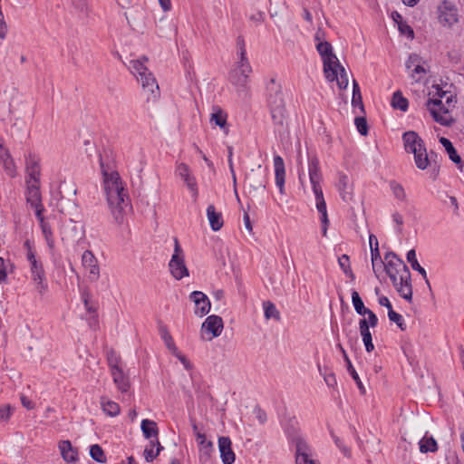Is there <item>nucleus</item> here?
Returning <instances> with one entry per match:
<instances>
[{"mask_svg":"<svg viewBox=\"0 0 464 464\" xmlns=\"http://www.w3.org/2000/svg\"><path fill=\"white\" fill-rule=\"evenodd\" d=\"M30 273L33 282L35 284V289L40 295H44L48 289L45 270L42 261L31 264Z\"/></svg>","mask_w":464,"mask_h":464,"instance_id":"1a4fd4ad","label":"nucleus"},{"mask_svg":"<svg viewBox=\"0 0 464 464\" xmlns=\"http://www.w3.org/2000/svg\"><path fill=\"white\" fill-rule=\"evenodd\" d=\"M366 315L368 316L367 319L362 318L359 320V325H365L366 324L367 327H376L379 321L377 315L372 310H369Z\"/></svg>","mask_w":464,"mask_h":464,"instance_id":"603ef678","label":"nucleus"},{"mask_svg":"<svg viewBox=\"0 0 464 464\" xmlns=\"http://www.w3.org/2000/svg\"><path fill=\"white\" fill-rule=\"evenodd\" d=\"M280 425L289 441L295 446L296 463H300V453L308 450V445L299 435V423L295 416L284 415L280 418Z\"/></svg>","mask_w":464,"mask_h":464,"instance_id":"20e7f679","label":"nucleus"},{"mask_svg":"<svg viewBox=\"0 0 464 464\" xmlns=\"http://www.w3.org/2000/svg\"><path fill=\"white\" fill-rule=\"evenodd\" d=\"M390 188L397 199L401 201H404L406 199L405 190L401 184H399L395 180H392L390 182Z\"/></svg>","mask_w":464,"mask_h":464,"instance_id":"09e8293b","label":"nucleus"},{"mask_svg":"<svg viewBox=\"0 0 464 464\" xmlns=\"http://www.w3.org/2000/svg\"><path fill=\"white\" fill-rule=\"evenodd\" d=\"M315 47L322 58L324 73L326 80L329 82L335 81L341 90L346 89L348 86V76L344 67L334 54L331 43L328 41L319 42L315 44Z\"/></svg>","mask_w":464,"mask_h":464,"instance_id":"7ed1b4c3","label":"nucleus"},{"mask_svg":"<svg viewBox=\"0 0 464 464\" xmlns=\"http://www.w3.org/2000/svg\"><path fill=\"white\" fill-rule=\"evenodd\" d=\"M253 412L260 424H265L266 422V420H267L266 412L259 405H256L254 408Z\"/></svg>","mask_w":464,"mask_h":464,"instance_id":"0e129e2a","label":"nucleus"},{"mask_svg":"<svg viewBox=\"0 0 464 464\" xmlns=\"http://www.w3.org/2000/svg\"><path fill=\"white\" fill-rule=\"evenodd\" d=\"M90 456L99 463H105L107 461L104 450L99 444H93L90 447Z\"/></svg>","mask_w":464,"mask_h":464,"instance_id":"c03bdc74","label":"nucleus"},{"mask_svg":"<svg viewBox=\"0 0 464 464\" xmlns=\"http://www.w3.org/2000/svg\"><path fill=\"white\" fill-rule=\"evenodd\" d=\"M82 265L88 270L90 281H97L100 277V267L98 260L91 250H85L82 255Z\"/></svg>","mask_w":464,"mask_h":464,"instance_id":"4468645a","label":"nucleus"},{"mask_svg":"<svg viewBox=\"0 0 464 464\" xmlns=\"http://www.w3.org/2000/svg\"><path fill=\"white\" fill-rule=\"evenodd\" d=\"M388 317L391 322H393L397 324V326L401 330L405 331L407 326L405 321L401 314L395 312L394 310H391L388 312Z\"/></svg>","mask_w":464,"mask_h":464,"instance_id":"8fccbe9b","label":"nucleus"},{"mask_svg":"<svg viewBox=\"0 0 464 464\" xmlns=\"http://www.w3.org/2000/svg\"><path fill=\"white\" fill-rule=\"evenodd\" d=\"M41 169H31L26 171L25 176V184L30 182L29 184H41Z\"/></svg>","mask_w":464,"mask_h":464,"instance_id":"5fc2aeb1","label":"nucleus"},{"mask_svg":"<svg viewBox=\"0 0 464 464\" xmlns=\"http://www.w3.org/2000/svg\"><path fill=\"white\" fill-rule=\"evenodd\" d=\"M137 80L141 82L143 91L147 92V102H150V100L156 101L159 98L160 88L150 71H149L145 75L137 77Z\"/></svg>","mask_w":464,"mask_h":464,"instance_id":"f8f14e48","label":"nucleus"},{"mask_svg":"<svg viewBox=\"0 0 464 464\" xmlns=\"http://www.w3.org/2000/svg\"><path fill=\"white\" fill-rule=\"evenodd\" d=\"M371 256L373 273L376 276V277H379L378 272L380 268L383 267L385 262H383L382 259L378 242H376L374 247H372Z\"/></svg>","mask_w":464,"mask_h":464,"instance_id":"4c0bfd02","label":"nucleus"},{"mask_svg":"<svg viewBox=\"0 0 464 464\" xmlns=\"http://www.w3.org/2000/svg\"><path fill=\"white\" fill-rule=\"evenodd\" d=\"M352 303L355 312L359 315L365 316L366 313H368L370 310L369 308L365 307L362 299L356 290H352Z\"/></svg>","mask_w":464,"mask_h":464,"instance_id":"79ce46f5","label":"nucleus"},{"mask_svg":"<svg viewBox=\"0 0 464 464\" xmlns=\"http://www.w3.org/2000/svg\"><path fill=\"white\" fill-rule=\"evenodd\" d=\"M111 373L118 390L122 393L127 392L130 384L129 377L124 373L122 368L111 371Z\"/></svg>","mask_w":464,"mask_h":464,"instance_id":"393cba45","label":"nucleus"},{"mask_svg":"<svg viewBox=\"0 0 464 464\" xmlns=\"http://www.w3.org/2000/svg\"><path fill=\"white\" fill-rule=\"evenodd\" d=\"M337 348L340 350V352L342 353L343 354V361L345 362V365H346V369H347V372H349L350 376L352 377V379L356 383V386L357 388L359 389L360 391V393L364 395L366 393V390H365V387L363 386L360 377H359V374L357 373L356 370L354 369L346 351L344 350V348L342 346L341 343H337Z\"/></svg>","mask_w":464,"mask_h":464,"instance_id":"aec40b11","label":"nucleus"},{"mask_svg":"<svg viewBox=\"0 0 464 464\" xmlns=\"http://www.w3.org/2000/svg\"><path fill=\"white\" fill-rule=\"evenodd\" d=\"M0 164L3 166L7 176L10 178H14L16 176L17 171L15 162L9 150L5 147L4 141L0 142Z\"/></svg>","mask_w":464,"mask_h":464,"instance_id":"f3484780","label":"nucleus"},{"mask_svg":"<svg viewBox=\"0 0 464 464\" xmlns=\"http://www.w3.org/2000/svg\"><path fill=\"white\" fill-rule=\"evenodd\" d=\"M321 182L322 181H317V182L313 181V182H310L311 185H312L313 192H314V197H315V201L324 200L323 189H322V187H321Z\"/></svg>","mask_w":464,"mask_h":464,"instance_id":"e2e57ef3","label":"nucleus"},{"mask_svg":"<svg viewBox=\"0 0 464 464\" xmlns=\"http://www.w3.org/2000/svg\"><path fill=\"white\" fill-rule=\"evenodd\" d=\"M414 156V163L419 169L424 170L430 164L427 149L425 150H420L412 153Z\"/></svg>","mask_w":464,"mask_h":464,"instance_id":"37998d69","label":"nucleus"},{"mask_svg":"<svg viewBox=\"0 0 464 464\" xmlns=\"http://www.w3.org/2000/svg\"><path fill=\"white\" fill-rule=\"evenodd\" d=\"M8 283V265L6 260L0 256V285Z\"/></svg>","mask_w":464,"mask_h":464,"instance_id":"bf43d9fd","label":"nucleus"},{"mask_svg":"<svg viewBox=\"0 0 464 464\" xmlns=\"http://www.w3.org/2000/svg\"><path fill=\"white\" fill-rule=\"evenodd\" d=\"M360 334L367 353H372L374 350V344L372 343V336L370 331V327L365 325H359Z\"/></svg>","mask_w":464,"mask_h":464,"instance_id":"a19ab883","label":"nucleus"},{"mask_svg":"<svg viewBox=\"0 0 464 464\" xmlns=\"http://www.w3.org/2000/svg\"><path fill=\"white\" fill-rule=\"evenodd\" d=\"M404 150L407 153H413L417 150H425V143L420 136L414 130H408L402 134Z\"/></svg>","mask_w":464,"mask_h":464,"instance_id":"ddd939ff","label":"nucleus"},{"mask_svg":"<svg viewBox=\"0 0 464 464\" xmlns=\"http://www.w3.org/2000/svg\"><path fill=\"white\" fill-rule=\"evenodd\" d=\"M352 106L353 110L358 108L362 114H365L364 105L362 102V97L361 93V88L359 83L355 80H353V82Z\"/></svg>","mask_w":464,"mask_h":464,"instance_id":"f704fd0d","label":"nucleus"},{"mask_svg":"<svg viewBox=\"0 0 464 464\" xmlns=\"http://www.w3.org/2000/svg\"><path fill=\"white\" fill-rule=\"evenodd\" d=\"M275 180L280 194H285V168L280 155L274 156Z\"/></svg>","mask_w":464,"mask_h":464,"instance_id":"6ab92c4d","label":"nucleus"},{"mask_svg":"<svg viewBox=\"0 0 464 464\" xmlns=\"http://www.w3.org/2000/svg\"><path fill=\"white\" fill-rule=\"evenodd\" d=\"M308 173L310 182L313 181H322L323 175L320 168V161L316 155L310 156L308 155Z\"/></svg>","mask_w":464,"mask_h":464,"instance_id":"a878e982","label":"nucleus"},{"mask_svg":"<svg viewBox=\"0 0 464 464\" xmlns=\"http://www.w3.org/2000/svg\"><path fill=\"white\" fill-rule=\"evenodd\" d=\"M154 448H155L154 440H150V443L145 447L144 452H143L145 460L148 463L152 462L158 457L157 455H155Z\"/></svg>","mask_w":464,"mask_h":464,"instance_id":"864d4df0","label":"nucleus"},{"mask_svg":"<svg viewBox=\"0 0 464 464\" xmlns=\"http://www.w3.org/2000/svg\"><path fill=\"white\" fill-rule=\"evenodd\" d=\"M176 172L183 179L187 188L194 187L198 184L196 178L190 174V169L188 164H179L177 166Z\"/></svg>","mask_w":464,"mask_h":464,"instance_id":"c756f323","label":"nucleus"},{"mask_svg":"<svg viewBox=\"0 0 464 464\" xmlns=\"http://www.w3.org/2000/svg\"><path fill=\"white\" fill-rule=\"evenodd\" d=\"M391 104L393 109L400 110L401 111H407L409 108V101L402 95L401 91H396L392 94Z\"/></svg>","mask_w":464,"mask_h":464,"instance_id":"ea45409f","label":"nucleus"},{"mask_svg":"<svg viewBox=\"0 0 464 464\" xmlns=\"http://www.w3.org/2000/svg\"><path fill=\"white\" fill-rule=\"evenodd\" d=\"M223 328L224 322L219 315H208L201 324L200 338L205 341H211L221 334Z\"/></svg>","mask_w":464,"mask_h":464,"instance_id":"6e6552de","label":"nucleus"},{"mask_svg":"<svg viewBox=\"0 0 464 464\" xmlns=\"http://www.w3.org/2000/svg\"><path fill=\"white\" fill-rule=\"evenodd\" d=\"M316 208L320 214V221L322 224V235L323 237H325L329 227V218L325 200L316 201Z\"/></svg>","mask_w":464,"mask_h":464,"instance_id":"72a5a7b5","label":"nucleus"},{"mask_svg":"<svg viewBox=\"0 0 464 464\" xmlns=\"http://www.w3.org/2000/svg\"><path fill=\"white\" fill-rule=\"evenodd\" d=\"M213 113L211 114L210 121L220 129L224 130L227 125V113L223 111L219 106L213 108Z\"/></svg>","mask_w":464,"mask_h":464,"instance_id":"473e14b6","label":"nucleus"},{"mask_svg":"<svg viewBox=\"0 0 464 464\" xmlns=\"http://www.w3.org/2000/svg\"><path fill=\"white\" fill-rule=\"evenodd\" d=\"M99 163L102 175V189L111 213L117 224H122L127 210H131L132 205L128 189L116 170L112 169L113 151L109 147L98 150Z\"/></svg>","mask_w":464,"mask_h":464,"instance_id":"f257e3e1","label":"nucleus"},{"mask_svg":"<svg viewBox=\"0 0 464 464\" xmlns=\"http://www.w3.org/2000/svg\"><path fill=\"white\" fill-rule=\"evenodd\" d=\"M40 169L41 167L39 158L34 153H29L28 156L25 158V171Z\"/></svg>","mask_w":464,"mask_h":464,"instance_id":"3c124183","label":"nucleus"},{"mask_svg":"<svg viewBox=\"0 0 464 464\" xmlns=\"http://www.w3.org/2000/svg\"><path fill=\"white\" fill-rule=\"evenodd\" d=\"M439 141L444 147L445 150L449 155L450 160L453 161L455 164H459L460 156L459 155L452 142L448 138L445 137L440 138Z\"/></svg>","mask_w":464,"mask_h":464,"instance_id":"e433bc0d","label":"nucleus"},{"mask_svg":"<svg viewBox=\"0 0 464 464\" xmlns=\"http://www.w3.org/2000/svg\"><path fill=\"white\" fill-rule=\"evenodd\" d=\"M198 446V460L201 464H208L211 461L212 455L215 452L214 444L212 441H207Z\"/></svg>","mask_w":464,"mask_h":464,"instance_id":"7c9ffc66","label":"nucleus"},{"mask_svg":"<svg viewBox=\"0 0 464 464\" xmlns=\"http://www.w3.org/2000/svg\"><path fill=\"white\" fill-rule=\"evenodd\" d=\"M74 11L78 14L79 17H84L89 12L88 0H71Z\"/></svg>","mask_w":464,"mask_h":464,"instance_id":"a18cd8bd","label":"nucleus"},{"mask_svg":"<svg viewBox=\"0 0 464 464\" xmlns=\"http://www.w3.org/2000/svg\"><path fill=\"white\" fill-rule=\"evenodd\" d=\"M27 182L25 184V200L26 203L31 206L36 203L43 202L42 192H41V184H29Z\"/></svg>","mask_w":464,"mask_h":464,"instance_id":"5701e85b","label":"nucleus"},{"mask_svg":"<svg viewBox=\"0 0 464 464\" xmlns=\"http://www.w3.org/2000/svg\"><path fill=\"white\" fill-rule=\"evenodd\" d=\"M159 334L161 339L163 340L166 347L170 351V353H176L178 348L174 343L171 334H169L167 325L160 323L159 324Z\"/></svg>","mask_w":464,"mask_h":464,"instance_id":"c9c22d12","label":"nucleus"},{"mask_svg":"<svg viewBox=\"0 0 464 464\" xmlns=\"http://www.w3.org/2000/svg\"><path fill=\"white\" fill-rule=\"evenodd\" d=\"M260 169L261 166H258L256 172L252 170V173L247 176L249 186L254 190H257L260 188H266L267 174L265 171H261Z\"/></svg>","mask_w":464,"mask_h":464,"instance_id":"b1692460","label":"nucleus"},{"mask_svg":"<svg viewBox=\"0 0 464 464\" xmlns=\"http://www.w3.org/2000/svg\"><path fill=\"white\" fill-rule=\"evenodd\" d=\"M14 411V408L10 404L0 405V422L8 421Z\"/></svg>","mask_w":464,"mask_h":464,"instance_id":"6e6d98bb","label":"nucleus"},{"mask_svg":"<svg viewBox=\"0 0 464 464\" xmlns=\"http://www.w3.org/2000/svg\"><path fill=\"white\" fill-rule=\"evenodd\" d=\"M336 188L339 192L340 198L345 203H350L353 201V188L349 185V177L343 173H338V181L336 183Z\"/></svg>","mask_w":464,"mask_h":464,"instance_id":"a211bd4d","label":"nucleus"},{"mask_svg":"<svg viewBox=\"0 0 464 464\" xmlns=\"http://www.w3.org/2000/svg\"><path fill=\"white\" fill-rule=\"evenodd\" d=\"M265 98L275 126V132H281L286 119L285 102L281 84L276 76L266 80Z\"/></svg>","mask_w":464,"mask_h":464,"instance_id":"f03ea898","label":"nucleus"},{"mask_svg":"<svg viewBox=\"0 0 464 464\" xmlns=\"http://www.w3.org/2000/svg\"><path fill=\"white\" fill-rule=\"evenodd\" d=\"M399 295L409 303L412 302V285L411 274L407 266L403 265V271L400 274L399 287H397Z\"/></svg>","mask_w":464,"mask_h":464,"instance_id":"9d476101","label":"nucleus"},{"mask_svg":"<svg viewBox=\"0 0 464 464\" xmlns=\"http://www.w3.org/2000/svg\"><path fill=\"white\" fill-rule=\"evenodd\" d=\"M207 218L209 222L210 228L214 231H219L224 226L223 215L218 211L213 204L207 208Z\"/></svg>","mask_w":464,"mask_h":464,"instance_id":"412c9836","label":"nucleus"},{"mask_svg":"<svg viewBox=\"0 0 464 464\" xmlns=\"http://www.w3.org/2000/svg\"><path fill=\"white\" fill-rule=\"evenodd\" d=\"M438 22L443 27L452 28L459 21V9L450 0H442L437 6Z\"/></svg>","mask_w":464,"mask_h":464,"instance_id":"423d86ee","label":"nucleus"},{"mask_svg":"<svg viewBox=\"0 0 464 464\" xmlns=\"http://www.w3.org/2000/svg\"><path fill=\"white\" fill-rule=\"evenodd\" d=\"M189 300L195 304V314L199 317L207 315L211 309V303L208 295L201 291H193L189 294Z\"/></svg>","mask_w":464,"mask_h":464,"instance_id":"9b49d317","label":"nucleus"},{"mask_svg":"<svg viewBox=\"0 0 464 464\" xmlns=\"http://www.w3.org/2000/svg\"><path fill=\"white\" fill-rule=\"evenodd\" d=\"M264 316L266 320L274 319L276 322L281 320L280 312L271 301L263 302Z\"/></svg>","mask_w":464,"mask_h":464,"instance_id":"58836bf2","label":"nucleus"},{"mask_svg":"<svg viewBox=\"0 0 464 464\" xmlns=\"http://www.w3.org/2000/svg\"><path fill=\"white\" fill-rule=\"evenodd\" d=\"M140 429L147 440H153L159 437V428L154 420L144 419L141 420Z\"/></svg>","mask_w":464,"mask_h":464,"instance_id":"c85d7f7f","label":"nucleus"},{"mask_svg":"<svg viewBox=\"0 0 464 464\" xmlns=\"http://www.w3.org/2000/svg\"><path fill=\"white\" fill-rule=\"evenodd\" d=\"M220 459L223 464H233L236 454L232 449V440L228 436H220L218 440Z\"/></svg>","mask_w":464,"mask_h":464,"instance_id":"2eb2a0df","label":"nucleus"},{"mask_svg":"<svg viewBox=\"0 0 464 464\" xmlns=\"http://www.w3.org/2000/svg\"><path fill=\"white\" fill-rule=\"evenodd\" d=\"M59 450L64 461L76 463L79 460L78 450L72 447L70 440L60 441Z\"/></svg>","mask_w":464,"mask_h":464,"instance_id":"4be33fe9","label":"nucleus"},{"mask_svg":"<svg viewBox=\"0 0 464 464\" xmlns=\"http://www.w3.org/2000/svg\"><path fill=\"white\" fill-rule=\"evenodd\" d=\"M169 266L172 276L177 280L189 276L188 269L185 265L183 250L177 238H175L174 253Z\"/></svg>","mask_w":464,"mask_h":464,"instance_id":"0eeeda50","label":"nucleus"},{"mask_svg":"<svg viewBox=\"0 0 464 464\" xmlns=\"http://www.w3.org/2000/svg\"><path fill=\"white\" fill-rule=\"evenodd\" d=\"M407 261L411 264V266L413 270L420 273V275L424 279L426 285H428L429 289L431 291V285L427 276L426 270L419 264L417 257H416V251L414 249H411L407 252L406 255Z\"/></svg>","mask_w":464,"mask_h":464,"instance_id":"cd10ccee","label":"nucleus"},{"mask_svg":"<svg viewBox=\"0 0 464 464\" xmlns=\"http://www.w3.org/2000/svg\"><path fill=\"white\" fill-rule=\"evenodd\" d=\"M338 264L343 273L351 269L350 257L346 254H343L340 257H338Z\"/></svg>","mask_w":464,"mask_h":464,"instance_id":"69168bd1","label":"nucleus"},{"mask_svg":"<svg viewBox=\"0 0 464 464\" xmlns=\"http://www.w3.org/2000/svg\"><path fill=\"white\" fill-rule=\"evenodd\" d=\"M239 61L237 62V69L245 70L246 72H252V66L246 56V52L244 54H238Z\"/></svg>","mask_w":464,"mask_h":464,"instance_id":"052dcab7","label":"nucleus"},{"mask_svg":"<svg viewBox=\"0 0 464 464\" xmlns=\"http://www.w3.org/2000/svg\"><path fill=\"white\" fill-rule=\"evenodd\" d=\"M121 362V356L114 350L111 349L110 352L107 353V362L110 371L121 368L120 365Z\"/></svg>","mask_w":464,"mask_h":464,"instance_id":"49530a36","label":"nucleus"},{"mask_svg":"<svg viewBox=\"0 0 464 464\" xmlns=\"http://www.w3.org/2000/svg\"><path fill=\"white\" fill-rule=\"evenodd\" d=\"M33 209H34V215L38 222H42L45 220L44 213L45 212V208L43 202L36 203L30 206Z\"/></svg>","mask_w":464,"mask_h":464,"instance_id":"680f3d73","label":"nucleus"},{"mask_svg":"<svg viewBox=\"0 0 464 464\" xmlns=\"http://www.w3.org/2000/svg\"><path fill=\"white\" fill-rule=\"evenodd\" d=\"M419 449L420 451L423 454L426 453H435L439 450V445L437 440L433 436L429 435L428 431L419 441Z\"/></svg>","mask_w":464,"mask_h":464,"instance_id":"bb28decb","label":"nucleus"},{"mask_svg":"<svg viewBox=\"0 0 464 464\" xmlns=\"http://www.w3.org/2000/svg\"><path fill=\"white\" fill-rule=\"evenodd\" d=\"M324 380L329 388H335L337 386V380L334 372L327 373L326 376L324 377Z\"/></svg>","mask_w":464,"mask_h":464,"instance_id":"774afa93","label":"nucleus"},{"mask_svg":"<svg viewBox=\"0 0 464 464\" xmlns=\"http://www.w3.org/2000/svg\"><path fill=\"white\" fill-rule=\"evenodd\" d=\"M150 70L145 66V64L137 60L132 62V73L136 75V77H140L141 75H145Z\"/></svg>","mask_w":464,"mask_h":464,"instance_id":"4d7b16f0","label":"nucleus"},{"mask_svg":"<svg viewBox=\"0 0 464 464\" xmlns=\"http://www.w3.org/2000/svg\"><path fill=\"white\" fill-rule=\"evenodd\" d=\"M384 260L383 269L387 276L391 274H401L403 271V265H406L404 261L392 251H389L385 254Z\"/></svg>","mask_w":464,"mask_h":464,"instance_id":"dca6fc26","label":"nucleus"},{"mask_svg":"<svg viewBox=\"0 0 464 464\" xmlns=\"http://www.w3.org/2000/svg\"><path fill=\"white\" fill-rule=\"evenodd\" d=\"M250 73L237 68L228 73L229 82L235 87L237 96L244 100L251 97Z\"/></svg>","mask_w":464,"mask_h":464,"instance_id":"39448f33","label":"nucleus"},{"mask_svg":"<svg viewBox=\"0 0 464 464\" xmlns=\"http://www.w3.org/2000/svg\"><path fill=\"white\" fill-rule=\"evenodd\" d=\"M398 30L401 34L405 35L409 39L414 38V31L413 29L407 24L406 21H402L398 23Z\"/></svg>","mask_w":464,"mask_h":464,"instance_id":"13d9d810","label":"nucleus"},{"mask_svg":"<svg viewBox=\"0 0 464 464\" xmlns=\"http://www.w3.org/2000/svg\"><path fill=\"white\" fill-rule=\"evenodd\" d=\"M176 358L179 360V362L184 365L187 370L191 369L192 365L189 360L183 354H181L177 349L176 353H171Z\"/></svg>","mask_w":464,"mask_h":464,"instance_id":"338daca9","label":"nucleus"},{"mask_svg":"<svg viewBox=\"0 0 464 464\" xmlns=\"http://www.w3.org/2000/svg\"><path fill=\"white\" fill-rule=\"evenodd\" d=\"M101 406L103 412L110 417H116L121 413V407L119 403L114 401L109 400L106 397H101Z\"/></svg>","mask_w":464,"mask_h":464,"instance_id":"2f4dec72","label":"nucleus"},{"mask_svg":"<svg viewBox=\"0 0 464 464\" xmlns=\"http://www.w3.org/2000/svg\"><path fill=\"white\" fill-rule=\"evenodd\" d=\"M354 124L358 132L362 136H366L369 133V126L365 116H357L354 119Z\"/></svg>","mask_w":464,"mask_h":464,"instance_id":"de8ad7c7","label":"nucleus"}]
</instances>
